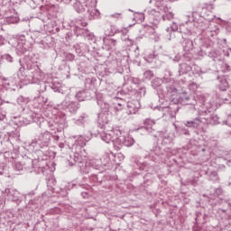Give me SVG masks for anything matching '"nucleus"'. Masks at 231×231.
Returning a JSON list of instances; mask_svg holds the SVG:
<instances>
[{
	"mask_svg": "<svg viewBox=\"0 0 231 231\" xmlns=\"http://www.w3.org/2000/svg\"><path fill=\"white\" fill-rule=\"evenodd\" d=\"M189 124H190V122H188V125H188V127H189Z\"/></svg>",
	"mask_w": 231,
	"mask_h": 231,
	"instance_id": "2",
	"label": "nucleus"
},
{
	"mask_svg": "<svg viewBox=\"0 0 231 231\" xmlns=\"http://www.w3.org/2000/svg\"><path fill=\"white\" fill-rule=\"evenodd\" d=\"M189 124H190V122H188V125H188V127H189Z\"/></svg>",
	"mask_w": 231,
	"mask_h": 231,
	"instance_id": "1",
	"label": "nucleus"
},
{
	"mask_svg": "<svg viewBox=\"0 0 231 231\" xmlns=\"http://www.w3.org/2000/svg\"><path fill=\"white\" fill-rule=\"evenodd\" d=\"M189 124H190V122H188V125H188V127H189Z\"/></svg>",
	"mask_w": 231,
	"mask_h": 231,
	"instance_id": "3",
	"label": "nucleus"
}]
</instances>
